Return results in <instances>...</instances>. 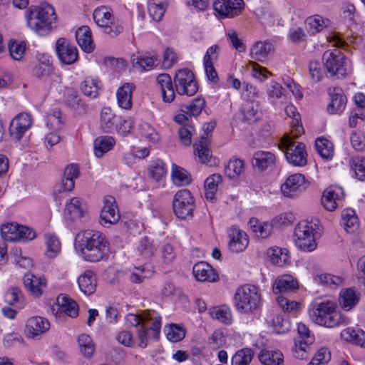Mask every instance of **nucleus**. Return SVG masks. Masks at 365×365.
I'll return each instance as SVG.
<instances>
[{"label": "nucleus", "mask_w": 365, "mask_h": 365, "mask_svg": "<svg viewBox=\"0 0 365 365\" xmlns=\"http://www.w3.org/2000/svg\"><path fill=\"white\" fill-rule=\"evenodd\" d=\"M327 43L332 47L345 48L349 43H355L356 38L354 37L346 36V39H343L337 33L331 32L326 36Z\"/></svg>", "instance_id": "52"}, {"label": "nucleus", "mask_w": 365, "mask_h": 365, "mask_svg": "<svg viewBox=\"0 0 365 365\" xmlns=\"http://www.w3.org/2000/svg\"><path fill=\"white\" fill-rule=\"evenodd\" d=\"M329 103L327 111L329 114H341L346 108L347 98L344 90L338 86H331L327 89Z\"/></svg>", "instance_id": "15"}, {"label": "nucleus", "mask_w": 365, "mask_h": 365, "mask_svg": "<svg viewBox=\"0 0 365 365\" xmlns=\"http://www.w3.org/2000/svg\"><path fill=\"white\" fill-rule=\"evenodd\" d=\"M138 129L142 137L145 138V139L149 142L155 144L160 140L158 133L149 123H140L138 126Z\"/></svg>", "instance_id": "63"}, {"label": "nucleus", "mask_w": 365, "mask_h": 365, "mask_svg": "<svg viewBox=\"0 0 365 365\" xmlns=\"http://www.w3.org/2000/svg\"><path fill=\"white\" fill-rule=\"evenodd\" d=\"M241 111L244 120L248 123L257 121L262 116L259 104L254 101H246L242 105Z\"/></svg>", "instance_id": "35"}, {"label": "nucleus", "mask_w": 365, "mask_h": 365, "mask_svg": "<svg viewBox=\"0 0 365 365\" xmlns=\"http://www.w3.org/2000/svg\"><path fill=\"white\" fill-rule=\"evenodd\" d=\"M149 173L151 178L155 181H163L167 174L165 163L159 159L153 161L150 166Z\"/></svg>", "instance_id": "53"}, {"label": "nucleus", "mask_w": 365, "mask_h": 365, "mask_svg": "<svg viewBox=\"0 0 365 365\" xmlns=\"http://www.w3.org/2000/svg\"><path fill=\"white\" fill-rule=\"evenodd\" d=\"M249 226L258 237L267 238L273 230V225L268 222H259L255 218H252L249 221Z\"/></svg>", "instance_id": "39"}, {"label": "nucleus", "mask_w": 365, "mask_h": 365, "mask_svg": "<svg viewBox=\"0 0 365 365\" xmlns=\"http://www.w3.org/2000/svg\"><path fill=\"white\" fill-rule=\"evenodd\" d=\"M65 101L67 106L78 115L86 113V108L81 98L72 91H68L65 96Z\"/></svg>", "instance_id": "42"}, {"label": "nucleus", "mask_w": 365, "mask_h": 365, "mask_svg": "<svg viewBox=\"0 0 365 365\" xmlns=\"http://www.w3.org/2000/svg\"><path fill=\"white\" fill-rule=\"evenodd\" d=\"M342 191L339 187H329L323 192L321 204L328 211H333L337 207L336 201L339 200Z\"/></svg>", "instance_id": "33"}, {"label": "nucleus", "mask_w": 365, "mask_h": 365, "mask_svg": "<svg viewBox=\"0 0 365 365\" xmlns=\"http://www.w3.org/2000/svg\"><path fill=\"white\" fill-rule=\"evenodd\" d=\"M148 11L150 17L155 21H159L163 16L165 7L163 0H149Z\"/></svg>", "instance_id": "50"}, {"label": "nucleus", "mask_w": 365, "mask_h": 365, "mask_svg": "<svg viewBox=\"0 0 365 365\" xmlns=\"http://www.w3.org/2000/svg\"><path fill=\"white\" fill-rule=\"evenodd\" d=\"M340 336L350 344L365 348V331L361 329L347 327L341 331Z\"/></svg>", "instance_id": "28"}, {"label": "nucleus", "mask_w": 365, "mask_h": 365, "mask_svg": "<svg viewBox=\"0 0 365 365\" xmlns=\"http://www.w3.org/2000/svg\"><path fill=\"white\" fill-rule=\"evenodd\" d=\"M125 322L132 327L140 326L138 329V337L141 348H145L150 339L157 340L161 328V317L156 313H149L144 316L128 314Z\"/></svg>", "instance_id": "2"}, {"label": "nucleus", "mask_w": 365, "mask_h": 365, "mask_svg": "<svg viewBox=\"0 0 365 365\" xmlns=\"http://www.w3.org/2000/svg\"><path fill=\"white\" fill-rule=\"evenodd\" d=\"M192 272L197 281L215 282L218 280V274L211 265L205 262L196 263Z\"/></svg>", "instance_id": "23"}, {"label": "nucleus", "mask_w": 365, "mask_h": 365, "mask_svg": "<svg viewBox=\"0 0 365 365\" xmlns=\"http://www.w3.org/2000/svg\"><path fill=\"white\" fill-rule=\"evenodd\" d=\"M23 282L26 289L36 297H39L42 295L43 288L46 286L44 277H37L30 272L24 274Z\"/></svg>", "instance_id": "24"}, {"label": "nucleus", "mask_w": 365, "mask_h": 365, "mask_svg": "<svg viewBox=\"0 0 365 365\" xmlns=\"http://www.w3.org/2000/svg\"><path fill=\"white\" fill-rule=\"evenodd\" d=\"M222 182V176L215 173L207 177L205 181V198L210 202L215 199L219 183Z\"/></svg>", "instance_id": "43"}, {"label": "nucleus", "mask_w": 365, "mask_h": 365, "mask_svg": "<svg viewBox=\"0 0 365 365\" xmlns=\"http://www.w3.org/2000/svg\"><path fill=\"white\" fill-rule=\"evenodd\" d=\"M260 298L256 286L245 284L237 289L234 296V303L239 312L250 313L258 307Z\"/></svg>", "instance_id": "5"}, {"label": "nucleus", "mask_w": 365, "mask_h": 365, "mask_svg": "<svg viewBox=\"0 0 365 365\" xmlns=\"http://www.w3.org/2000/svg\"><path fill=\"white\" fill-rule=\"evenodd\" d=\"M299 289V284L296 279L290 274L279 276L272 287L275 294L295 292Z\"/></svg>", "instance_id": "21"}, {"label": "nucleus", "mask_w": 365, "mask_h": 365, "mask_svg": "<svg viewBox=\"0 0 365 365\" xmlns=\"http://www.w3.org/2000/svg\"><path fill=\"white\" fill-rule=\"evenodd\" d=\"M138 255L143 259H149L154 256L155 252V247L148 237H144L140 239L137 248Z\"/></svg>", "instance_id": "51"}, {"label": "nucleus", "mask_w": 365, "mask_h": 365, "mask_svg": "<svg viewBox=\"0 0 365 365\" xmlns=\"http://www.w3.org/2000/svg\"><path fill=\"white\" fill-rule=\"evenodd\" d=\"M46 252V255L48 257H55L61 251V242L58 238L52 234L45 235Z\"/></svg>", "instance_id": "56"}, {"label": "nucleus", "mask_w": 365, "mask_h": 365, "mask_svg": "<svg viewBox=\"0 0 365 365\" xmlns=\"http://www.w3.org/2000/svg\"><path fill=\"white\" fill-rule=\"evenodd\" d=\"M210 315L214 319L225 324H230L232 323V314L229 307L225 305L212 307L210 309Z\"/></svg>", "instance_id": "47"}, {"label": "nucleus", "mask_w": 365, "mask_h": 365, "mask_svg": "<svg viewBox=\"0 0 365 365\" xmlns=\"http://www.w3.org/2000/svg\"><path fill=\"white\" fill-rule=\"evenodd\" d=\"M82 93L91 98H94L98 96V86L96 80L87 77L82 82L81 86Z\"/></svg>", "instance_id": "62"}, {"label": "nucleus", "mask_w": 365, "mask_h": 365, "mask_svg": "<svg viewBox=\"0 0 365 365\" xmlns=\"http://www.w3.org/2000/svg\"><path fill=\"white\" fill-rule=\"evenodd\" d=\"M115 144L113 137L110 135L99 136L93 143L94 154L97 158H101L106 153L110 150Z\"/></svg>", "instance_id": "36"}, {"label": "nucleus", "mask_w": 365, "mask_h": 365, "mask_svg": "<svg viewBox=\"0 0 365 365\" xmlns=\"http://www.w3.org/2000/svg\"><path fill=\"white\" fill-rule=\"evenodd\" d=\"M205 106V101L202 98H197L192 100L188 105H185L181 108L182 113H185L189 116L199 115Z\"/></svg>", "instance_id": "58"}, {"label": "nucleus", "mask_w": 365, "mask_h": 365, "mask_svg": "<svg viewBox=\"0 0 365 365\" xmlns=\"http://www.w3.org/2000/svg\"><path fill=\"white\" fill-rule=\"evenodd\" d=\"M219 46L213 45L208 48L203 58V64L205 71L208 79L211 81L215 82L218 79L217 73L214 68V62L218 58Z\"/></svg>", "instance_id": "25"}, {"label": "nucleus", "mask_w": 365, "mask_h": 365, "mask_svg": "<svg viewBox=\"0 0 365 365\" xmlns=\"http://www.w3.org/2000/svg\"><path fill=\"white\" fill-rule=\"evenodd\" d=\"M324 66L330 76L336 78H343L349 71V61L337 48L329 50L324 53Z\"/></svg>", "instance_id": "7"}, {"label": "nucleus", "mask_w": 365, "mask_h": 365, "mask_svg": "<svg viewBox=\"0 0 365 365\" xmlns=\"http://www.w3.org/2000/svg\"><path fill=\"white\" fill-rule=\"evenodd\" d=\"M195 208V200L189 190L182 189L176 192L173 200V209L178 218L184 220L192 217Z\"/></svg>", "instance_id": "8"}, {"label": "nucleus", "mask_w": 365, "mask_h": 365, "mask_svg": "<svg viewBox=\"0 0 365 365\" xmlns=\"http://www.w3.org/2000/svg\"><path fill=\"white\" fill-rule=\"evenodd\" d=\"M20 225L16 223H6L3 225L0 228L1 237L6 241L16 242Z\"/></svg>", "instance_id": "59"}, {"label": "nucleus", "mask_w": 365, "mask_h": 365, "mask_svg": "<svg viewBox=\"0 0 365 365\" xmlns=\"http://www.w3.org/2000/svg\"><path fill=\"white\" fill-rule=\"evenodd\" d=\"M311 344H305V341L295 338L294 346L292 348V355L298 359H304L308 356L309 351V345Z\"/></svg>", "instance_id": "61"}, {"label": "nucleus", "mask_w": 365, "mask_h": 365, "mask_svg": "<svg viewBox=\"0 0 365 365\" xmlns=\"http://www.w3.org/2000/svg\"><path fill=\"white\" fill-rule=\"evenodd\" d=\"M171 178L173 183L177 186H185L192 181L190 173L175 164L172 165Z\"/></svg>", "instance_id": "40"}, {"label": "nucleus", "mask_w": 365, "mask_h": 365, "mask_svg": "<svg viewBox=\"0 0 365 365\" xmlns=\"http://www.w3.org/2000/svg\"><path fill=\"white\" fill-rule=\"evenodd\" d=\"M61 113L59 110H55L48 116L46 127L49 133L45 138V143L47 146L52 147L60 141L58 130L63 127V122L61 119Z\"/></svg>", "instance_id": "17"}, {"label": "nucleus", "mask_w": 365, "mask_h": 365, "mask_svg": "<svg viewBox=\"0 0 365 365\" xmlns=\"http://www.w3.org/2000/svg\"><path fill=\"white\" fill-rule=\"evenodd\" d=\"M86 209V204L81 199L73 197L66 205L65 217L66 220L73 222L83 216Z\"/></svg>", "instance_id": "27"}, {"label": "nucleus", "mask_w": 365, "mask_h": 365, "mask_svg": "<svg viewBox=\"0 0 365 365\" xmlns=\"http://www.w3.org/2000/svg\"><path fill=\"white\" fill-rule=\"evenodd\" d=\"M174 83L176 92L179 95L192 96L198 90V86L195 79L194 74L187 68H182L176 72L174 77Z\"/></svg>", "instance_id": "10"}, {"label": "nucleus", "mask_w": 365, "mask_h": 365, "mask_svg": "<svg viewBox=\"0 0 365 365\" xmlns=\"http://www.w3.org/2000/svg\"><path fill=\"white\" fill-rule=\"evenodd\" d=\"M76 38L81 48L87 53H91L94 50L91 32L88 26H83L76 31Z\"/></svg>", "instance_id": "32"}, {"label": "nucleus", "mask_w": 365, "mask_h": 365, "mask_svg": "<svg viewBox=\"0 0 365 365\" xmlns=\"http://www.w3.org/2000/svg\"><path fill=\"white\" fill-rule=\"evenodd\" d=\"M254 356V351L250 348L238 350L232 357V365H248Z\"/></svg>", "instance_id": "55"}, {"label": "nucleus", "mask_w": 365, "mask_h": 365, "mask_svg": "<svg viewBox=\"0 0 365 365\" xmlns=\"http://www.w3.org/2000/svg\"><path fill=\"white\" fill-rule=\"evenodd\" d=\"M360 294L354 288L343 289L339 294V304L341 309L349 311L359 302Z\"/></svg>", "instance_id": "30"}, {"label": "nucleus", "mask_w": 365, "mask_h": 365, "mask_svg": "<svg viewBox=\"0 0 365 365\" xmlns=\"http://www.w3.org/2000/svg\"><path fill=\"white\" fill-rule=\"evenodd\" d=\"M267 255L269 257L272 264L279 267L287 264L289 259L287 250L278 247L269 248Z\"/></svg>", "instance_id": "41"}, {"label": "nucleus", "mask_w": 365, "mask_h": 365, "mask_svg": "<svg viewBox=\"0 0 365 365\" xmlns=\"http://www.w3.org/2000/svg\"><path fill=\"white\" fill-rule=\"evenodd\" d=\"M319 227L318 224L311 220L302 221L294 228L293 240L296 247L304 252H312L317 247L315 235Z\"/></svg>", "instance_id": "4"}, {"label": "nucleus", "mask_w": 365, "mask_h": 365, "mask_svg": "<svg viewBox=\"0 0 365 365\" xmlns=\"http://www.w3.org/2000/svg\"><path fill=\"white\" fill-rule=\"evenodd\" d=\"M273 50L274 47L271 42L257 41L250 50V56L254 60L264 62Z\"/></svg>", "instance_id": "31"}, {"label": "nucleus", "mask_w": 365, "mask_h": 365, "mask_svg": "<svg viewBox=\"0 0 365 365\" xmlns=\"http://www.w3.org/2000/svg\"><path fill=\"white\" fill-rule=\"evenodd\" d=\"M259 361L264 365H283V354L279 351L263 350L259 355Z\"/></svg>", "instance_id": "45"}, {"label": "nucleus", "mask_w": 365, "mask_h": 365, "mask_svg": "<svg viewBox=\"0 0 365 365\" xmlns=\"http://www.w3.org/2000/svg\"><path fill=\"white\" fill-rule=\"evenodd\" d=\"M76 249L83 260L98 262L106 259L109 252V243L101 232L87 230L77 234Z\"/></svg>", "instance_id": "1"}, {"label": "nucleus", "mask_w": 365, "mask_h": 365, "mask_svg": "<svg viewBox=\"0 0 365 365\" xmlns=\"http://www.w3.org/2000/svg\"><path fill=\"white\" fill-rule=\"evenodd\" d=\"M157 57L145 54L133 58V63L135 66H138L142 71L149 70L156 66Z\"/></svg>", "instance_id": "60"}, {"label": "nucleus", "mask_w": 365, "mask_h": 365, "mask_svg": "<svg viewBox=\"0 0 365 365\" xmlns=\"http://www.w3.org/2000/svg\"><path fill=\"white\" fill-rule=\"evenodd\" d=\"M229 250L232 252H242L248 246L249 239L245 232L237 226H232L227 232Z\"/></svg>", "instance_id": "18"}, {"label": "nucleus", "mask_w": 365, "mask_h": 365, "mask_svg": "<svg viewBox=\"0 0 365 365\" xmlns=\"http://www.w3.org/2000/svg\"><path fill=\"white\" fill-rule=\"evenodd\" d=\"M135 86L132 83H125L120 87L116 96L118 106L125 110H129L132 107V92Z\"/></svg>", "instance_id": "34"}, {"label": "nucleus", "mask_w": 365, "mask_h": 365, "mask_svg": "<svg viewBox=\"0 0 365 365\" xmlns=\"http://www.w3.org/2000/svg\"><path fill=\"white\" fill-rule=\"evenodd\" d=\"M215 125L213 123L205 124L203 126L205 135L201 136L194 144L195 154L197 156L198 160L204 164L211 165L212 155L209 149L208 133L214 130Z\"/></svg>", "instance_id": "13"}, {"label": "nucleus", "mask_w": 365, "mask_h": 365, "mask_svg": "<svg viewBox=\"0 0 365 365\" xmlns=\"http://www.w3.org/2000/svg\"><path fill=\"white\" fill-rule=\"evenodd\" d=\"M120 218V215L115 198L112 196L106 197L100 215L101 225L103 227H110L117 223Z\"/></svg>", "instance_id": "14"}, {"label": "nucleus", "mask_w": 365, "mask_h": 365, "mask_svg": "<svg viewBox=\"0 0 365 365\" xmlns=\"http://www.w3.org/2000/svg\"><path fill=\"white\" fill-rule=\"evenodd\" d=\"M56 51L61 62L66 65L74 63L78 59L77 48L64 38H60L56 43Z\"/></svg>", "instance_id": "16"}, {"label": "nucleus", "mask_w": 365, "mask_h": 365, "mask_svg": "<svg viewBox=\"0 0 365 365\" xmlns=\"http://www.w3.org/2000/svg\"><path fill=\"white\" fill-rule=\"evenodd\" d=\"M101 128L104 133H112L116 130L124 134L129 131L130 123L120 116L115 115L110 108H103L101 113Z\"/></svg>", "instance_id": "9"}, {"label": "nucleus", "mask_w": 365, "mask_h": 365, "mask_svg": "<svg viewBox=\"0 0 365 365\" xmlns=\"http://www.w3.org/2000/svg\"><path fill=\"white\" fill-rule=\"evenodd\" d=\"M344 284V279L341 276L329 273L321 274V287L324 291L331 292Z\"/></svg>", "instance_id": "38"}, {"label": "nucleus", "mask_w": 365, "mask_h": 365, "mask_svg": "<svg viewBox=\"0 0 365 365\" xmlns=\"http://www.w3.org/2000/svg\"><path fill=\"white\" fill-rule=\"evenodd\" d=\"M50 324L47 319L42 317H33L27 320L26 331L28 336L34 339L48 331Z\"/></svg>", "instance_id": "20"}, {"label": "nucleus", "mask_w": 365, "mask_h": 365, "mask_svg": "<svg viewBox=\"0 0 365 365\" xmlns=\"http://www.w3.org/2000/svg\"><path fill=\"white\" fill-rule=\"evenodd\" d=\"M342 221L344 229L348 233H354L359 227L358 217L351 209H347L343 211Z\"/></svg>", "instance_id": "44"}, {"label": "nucleus", "mask_w": 365, "mask_h": 365, "mask_svg": "<svg viewBox=\"0 0 365 365\" xmlns=\"http://www.w3.org/2000/svg\"><path fill=\"white\" fill-rule=\"evenodd\" d=\"M78 284L80 290L86 295H90L95 292L96 289V277L91 270H86L78 278Z\"/></svg>", "instance_id": "29"}, {"label": "nucleus", "mask_w": 365, "mask_h": 365, "mask_svg": "<svg viewBox=\"0 0 365 365\" xmlns=\"http://www.w3.org/2000/svg\"><path fill=\"white\" fill-rule=\"evenodd\" d=\"M93 18L96 24L100 27L111 24L113 21V17L109 9L106 6H101L96 9L93 14Z\"/></svg>", "instance_id": "48"}, {"label": "nucleus", "mask_w": 365, "mask_h": 365, "mask_svg": "<svg viewBox=\"0 0 365 365\" xmlns=\"http://www.w3.org/2000/svg\"><path fill=\"white\" fill-rule=\"evenodd\" d=\"M244 6L243 0H216L213 3V9L219 19H230L240 15Z\"/></svg>", "instance_id": "11"}, {"label": "nucleus", "mask_w": 365, "mask_h": 365, "mask_svg": "<svg viewBox=\"0 0 365 365\" xmlns=\"http://www.w3.org/2000/svg\"><path fill=\"white\" fill-rule=\"evenodd\" d=\"M81 352L86 357H91L94 352V345L91 338L87 334H81L78 339Z\"/></svg>", "instance_id": "64"}, {"label": "nucleus", "mask_w": 365, "mask_h": 365, "mask_svg": "<svg viewBox=\"0 0 365 365\" xmlns=\"http://www.w3.org/2000/svg\"><path fill=\"white\" fill-rule=\"evenodd\" d=\"M279 148L284 150L287 161L297 167H303L307 163V154L304 143L294 140L289 136H283Z\"/></svg>", "instance_id": "6"}, {"label": "nucleus", "mask_w": 365, "mask_h": 365, "mask_svg": "<svg viewBox=\"0 0 365 365\" xmlns=\"http://www.w3.org/2000/svg\"><path fill=\"white\" fill-rule=\"evenodd\" d=\"M58 304L63 312L71 317H76L78 314V306L77 303L65 294L58 297Z\"/></svg>", "instance_id": "46"}, {"label": "nucleus", "mask_w": 365, "mask_h": 365, "mask_svg": "<svg viewBox=\"0 0 365 365\" xmlns=\"http://www.w3.org/2000/svg\"><path fill=\"white\" fill-rule=\"evenodd\" d=\"M31 125V118L27 113L17 115L11 121L9 128L11 138L14 140L21 139L26 131Z\"/></svg>", "instance_id": "19"}, {"label": "nucleus", "mask_w": 365, "mask_h": 365, "mask_svg": "<svg viewBox=\"0 0 365 365\" xmlns=\"http://www.w3.org/2000/svg\"><path fill=\"white\" fill-rule=\"evenodd\" d=\"M167 339L172 342H178L185 336V329L182 326L172 324L165 328Z\"/></svg>", "instance_id": "54"}, {"label": "nucleus", "mask_w": 365, "mask_h": 365, "mask_svg": "<svg viewBox=\"0 0 365 365\" xmlns=\"http://www.w3.org/2000/svg\"><path fill=\"white\" fill-rule=\"evenodd\" d=\"M4 299L6 303L11 305H16L21 307L24 305V296L21 289L18 287H11L4 294Z\"/></svg>", "instance_id": "57"}, {"label": "nucleus", "mask_w": 365, "mask_h": 365, "mask_svg": "<svg viewBox=\"0 0 365 365\" xmlns=\"http://www.w3.org/2000/svg\"><path fill=\"white\" fill-rule=\"evenodd\" d=\"M156 82L161 90L163 101L165 103L173 102L175 99V93L170 75L168 73L158 75Z\"/></svg>", "instance_id": "26"}, {"label": "nucleus", "mask_w": 365, "mask_h": 365, "mask_svg": "<svg viewBox=\"0 0 365 365\" xmlns=\"http://www.w3.org/2000/svg\"><path fill=\"white\" fill-rule=\"evenodd\" d=\"M56 15L53 7L47 4L31 6L27 16L29 27L41 36L48 34L56 26Z\"/></svg>", "instance_id": "3"}, {"label": "nucleus", "mask_w": 365, "mask_h": 365, "mask_svg": "<svg viewBox=\"0 0 365 365\" xmlns=\"http://www.w3.org/2000/svg\"><path fill=\"white\" fill-rule=\"evenodd\" d=\"M268 100L272 104L282 103L286 101V90L277 82L272 81L267 89Z\"/></svg>", "instance_id": "37"}, {"label": "nucleus", "mask_w": 365, "mask_h": 365, "mask_svg": "<svg viewBox=\"0 0 365 365\" xmlns=\"http://www.w3.org/2000/svg\"><path fill=\"white\" fill-rule=\"evenodd\" d=\"M305 177L300 173L289 175L281 185V192L284 197L294 198L307 188Z\"/></svg>", "instance_id": "12"}, {"label": "nucleus", "mask_w": 365, "mask_h": 365, "mask_svg": "<svg viewBox=\"0 0 365 365\" xmlns=\"http://www.w3.org/2000/svg\"><path fill=\"white\" fill-rule=\"evenodd\" d=\"M245 170V163L242 160L234 158L230 160L225 168V174L230 179L237 178Z\"/></svg>", "instance_id": "49"}, {"label": "nucleus", "mask_w": 365, "mask_h": 365, "mask_svg": "<svg viewBox=\"0 0 365 365\" xmlns=\"http://www.w3.org/2000/svg\"><path fill=\"white\" fill-rule=\"evenodd\" d=\"M275 163V155L269 151L264 150L255 152L251 160L252 167L260 172H263L273 167Z\"/></svg>", "instance_id": "22"}]
</instances>
